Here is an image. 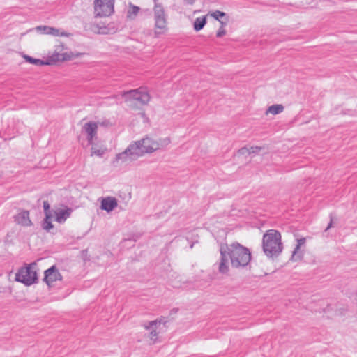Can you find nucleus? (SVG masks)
<instances>
[{
	"label": "nucleus",
	"instance_id": "1",
	"mask_svg": "<svg viewBox=\"0 0 357 357\" xmlns=\"http://www.w3.org/2000/svg\"><path fill=\"white\" fill-rule=\"evenodd\" d=\"M221 259L218 270L222 274L229 272V261L234 268L246 266L251 260L250 250L238 243H226L220 247Z\"/></svg>",
	"mask_w": 357,
	"mask_h": 357
},
{
	"label": "nucleus",
	"instance_id": "2",
	"mask_svg": "<svg viewBox=\"0 0 357 357\" xmlns=\"http://www.w3.org/2000/svg\"><path fill=\"white\" fill-rule=\"evenodd\" d=\"M161 146V143L157 139L151 137H146L130 144L124 151L117 154L113 163L115 165H119L132 161L145 153L154 152Z\"/></svg>",
	"mask_w": 357,
	"mask_h": 357
},
{
	"label": "nucleus",
	"instance_id": "3",
	"mask_svg": "<svg viewBox=\"0 0 357 357\" xmlns=\"http://www.w3.org/2000/svg\"><path fill=\"white\" fill-rule=\"evenodd\" d=\"M262 248L268 257H277L283 250L281 233L276 229L266 231L262 237Z\"/></svg>",
	"mask_w": 357,
	"mask_h": 357
},
{
	"label": "nucleus",
	"instance_id": "4",
	"mask_svg": "<svg viewBox=\"0 0 357 357\" xmlns=\"http://www.w3.org/2000/svg\"><path fill=\"white\" fill-rule=\"evenodd\" d=\"M123 97L128 107L132 110L138 109L137 102L144 105H147L151 100L149 91L147 89L142 87L126 92Z\"/></svg>",
	"mask_w": 357,
	"mask_h": 357
},
{
	"label": "nucleus",
	"instance_id": "5",
	"mask_svg": "<svg viewBox=\"0 0 357 357\" xmlns=\"http://www.w3.org/2000/svg\"><path fill=\"white\" fill-rule=\"evenodd\" d=\"M83 55V53L73 52L68 50L63 44L59 43L55 45L54 52L49 56L48 59L51 65L59 62L75 59Z\"/></svg>",
	"mask_w": 357,
	"mask_h": 357
},
{
	"label": "nucleus",
	"instance_id": "6",
	"mask_svg": "<svg viewBox=\"0 0 357 357\" xmlns=\"http://www.w3.org/2000/svg\"><path fill=\"white\" fill-rule=\"evenodd\" d=\"M38 279L36 264H32L21 268L15 275V280L26 285H31Z\"/></svg>",
	"mask_w": 357,
	"mask_h": 357
},
{
	"label": "nucleus",
	"instance_id": "7",
	"mask_svg": "<svg viewBox=\"0 0 357 357\" xmlns=\"http://www.w3.org/2000/svg\"><path fill=\"white\" fill-rule=\"evenodd\" d=\"M93 13L95 17L110 16L114 10V0H94Z\"/></svg>",
	"mask_w": 357,
	"mask_h": 357
},
{
	"label": "nucleus",
	"instance_id": "8",
	"mask_svg": "<svg viewBox=\"0 0 357 357\" xmlns=\"http://www.w3.org/2000/svg\"><path fill=\"white\" fill-rule=\"evenodd\" d=\"M154 13L155 17V29L158 33H162L167 30V21L163 7L160 4H156L154 7Z\"/></svg>",
	"mask_w": 357,
	"mask_h": 357
},
{
	"label": "nucleus",
	"instance_id": "9",
	"mask_svg": "<svg viewBox=\"0 0 357 357\" xmlns=\"http://www.w3.org/2000/svg\"><path fill=\"white\" fill-rule=\"evenodd\" d=\"M62 276L54 266L45 271L44 280L48 286H52L57 281H60Z\"/></svg>",
	"mask_w": 357,
	"mask_h": 357
},
{
	"label": "nucleus",
	"instance_id": "10",
	"mask_svg": "<svg viewBox=\"0 0 357 357\" xmlns=\"http://www.w3.org/2000/svg\"><path fill=\"white\" fill-rule=\"evenodd\" d=\"M161 324V321L155 320L149 322L148 325L145 326L147 330L151 331L148 335V341L149 344H154L158 340V333L157 332V329L159 328Z\"/></svg>",
	"mask_w": 357,
	"mask_h": 357
},
{
	"label": "nucleus",
	"instance_id": "11",
	"mask_svg": "<svg viewBox=\"0 0 357 357\" xmlns=\"http://www.w3.org/2000/svg\"><path fill=\"white\" fill-rule=\"evenodd\" d=\"M98 124L90 121L86 123L83 126V130L87 135V139L90 144H93V140L97 135Z\"/></svg>",
	"mask_w": 357,
	"mask_h": 357
},
{
	"label": "nucleus",
	"instance_id": "12",
	"mask_svg": "<svg viewBox=\"0 0 357 357\" xmlns=\"http://www.w3.org/2000/svg\"><path fill=\"white\" fill-rule=\"evenodd\" d=\"M206 16L212 17L215 20L218 21L220 25L226 26L228 22V16L227 15L220 10H213L209 11Z\"/></svg>",
	"mask_w": 357,
	"mask_h": 357
},
{
	"label": "nucleus",
	"instance_id": "13",
	"mask_svg": "<svg viewBox=\"0 0 357 357\" xmlns=\"http://www.w3.org/2000/svg\"><path fill=\"white\" fill-rule=\"evenodd\" d=\"M117 204L118 203L116 198L107 197L102 199L101 208L107 212H110L117 206Z\"/></svg>",
	"mask_w": 357,
	"mask_h": 357
},
{
	"label": "nucleus",
	"instance_id": "14",
	"mask_svg": "<svg viewBox=\"0 0 357 357\" xmlns=\"http://www.w3.org/2000/svg\"><path fill=\"white\" fill-rule=\"evenodd\" d=\"M70 214V210L68 208H59L54 212L55 220L58 222H64Z\"/></svg>",
	"mask_w": 357,
	"mask_h": 357
},
{
	"label": "nucleus",
	"instance_id": "15",
	"mask_svg": "<svg viewBox=\"0 0 357 357\" xmlns=\"http://www.w3.org/2000/svg\"><path fill=\"white\" fill-rule=\"evenodd\" d=\"M207 17L208 16H206V15H201L197 17L195 20H193L192 27L195 31L199 32L204 29L206 24Z\"/></svg>",
	"mask_w": 357,
	"mask_h": 357
},
{
	"label": "nucleus",
	"instance_id": "16",
	"mask_svg": "<svg viewBox=\"0 0 357 357\" xmlns=\"http://www.w3.org/2000/svg\"><path fill=\"white\" fill-rule=\"evenodd\" d=\"M16 220L18 224L22 226H30L31 221L29 218V213L28 211H22L16 217Z\"/></svg>",
	"mask_w": 357,
	"mask_h": 357
},
{
	"label": "nucleus",
	"instance_id": "17",
	"mask_svg": "<svg viewBox=\"0 0 357 357\" xmlns=\"http://www.w3.org/2000/svg\"><path fill=\"white\" fill-rule=\"evenodd\" d=\"M22 57L24 59V60L26 62L31 63L33 65H36V66H45V65L50 66V65H51V62H50L49 59H47V60L46 61H44L40 59H34V58H33L29 55H26V54H23Z\"/></svg>",
	"mask_w": 357,
	"mask_h": 357
},
{
	"label": "nucleus",
	"instance_id": "18",
	"mask_svg": "<svg viewBox=\"0 0 357 357\" xmlns=\"http://www.w3.org/2000/svg\"><path fill=\"white\" fill-rule=\"evenodd\" d=\"M38 29L40 30H43L44 31V33H45L47 34H50V35H52V36H66V34L64 33L63 32H61L59 29H54L52 27L43 26V27H39Z\"/></svg>",
	"mask_w": 357,
	"mask_h": 357
},
{
	"label": "nucleus",
	"instance_id": "19",
	"mask_svg": "<svg viewBox=\"0 0 357 357\" xmlns=\"http://www.w3.org/2000/svg\"><path fill=\"white\" fill-rule=\"evenodd\" d=\"M305 243V238H300L297 241V245L292 253V259L298 260L301 258V255L299 254V250L301 246L303 245Z\"/></svg>",
	"mask_w": 357,
	"mask_h": 357
},
{
	"label": "nucleus",
	"instance_id": "20",
	"mask_svg": "<svg viewBox=\"0 0 357 357\" xmlns=\"http://www.w3.org/2000/svg\"><path fill=\"white\" fill-rule=\"evenodd\" d=\"M91 145V155L101 156L106 151V148L103 146H98L93 142Z\"/></svg>",
	"mask_w": 357,
	"mask_h": 357
},
{
	"label": "nucleus",
	"instance_id": "21",
	"mask_svg": "<svg viewBox=\"0 0 357 357\" xmlns=\"http://www.w3.org/2000/svg\"><path fill=\"white\" fill-rule=\"evenodd\" d=\"M284 109V107L282 105H273L270 106L266 112V115L271 114L273 115L281 113Z\"/></svg>",
	"mask_w": 357,
	"mask_h": 357
},
{
	"label": "nucleus",
	"instance_id": "22",
	"mask_svg": "<svg viewBox=\"0 0 357 357\" xmlns=\"http://www.w3.org/2000/svg\"><path fill=\"white\" fill-rule=\"evenodd\" d=\"M52 215L50 214H46V218L43 222V228L45 230L49 231L52 228H53V225L52 224Z\"/></svg>",
	"mask_w": 357,
	"mask_h": 357
},
{
	"label": "nucleus",
	"instance_id": "23",
	"mask_svg": "<svg viewBox=\"0 0 357 357\" xmlns=\"http://www.w3.org/2000/svg\"><path fill=\"white\" fill-rule=\"evenodd\" d=\"M139 7L135 6H131L130 7V9L128 11L129 16H131L132 15H136L137 14V13L139 12Z\"/></svg>",
	"mask_w": 357,
	"mask_h": 357
},
{
	"label": "nucleus",
	"instance_id": "24",
	"mask_svg": "<svg viewBox=\"0 0 357 357\" xmlns=\"http://www.w3.org/2000/svg\"><path fill=\"white\" fill-rule=\"evenodd\" d=\"M225 26L220 25L218 31L216 33V36L218 38H221L226 34V30L225 29Z\"/></svg>",
	"mask_w": 357,
	"mask_h": 357
},
{
	"label": "nucleus",
	"instance_id": "25",
	"mask_svg": "<svg viewBox=\"0 0 357 357\" xmlns=\"http://www.w3.org/2000/svg\"><path fill=\"white\" fill-rule=\"evenodd\" d=\"M139 114H140L141 117L143 119V121L144 122H147V123L149 122V119L147 116L146 112L144 110H141V112H139Z\"/></svg>",
	"mask_w": 357,
	"mask_h": 357
},
{
	"label": "nucleus",
	"instance_id": "26",
	"mask_svg": "<svg viewBox=\"0 0 357 357\" xmlns=\"http://www.w3.org/2000/svg\"><path fill=\"white\" fill-rule=\"evenodd\" d=\"M43 205H44V209L45 211L46 214H48L47 211L50 208L49 204L47 203V202H44Z\"/></svg>",
	"mask_w": 357,
	"mask_h": 357
},
{
	"label": "nucleus",
	"instance_id": "27",
	"mask_svg": "<svg viewBox=\"0 0 357 357\" xmlns=\"http://www.w3.org/2000/svg\"><path fill=\"white\" fill-rule=\"evenodd\" d=\"M199 12H200V10H195V11L193 12V14H194V15H195V14L199 13Z\"/></svg>",
	"mask_w": 357,
	"mask_h": 357
}]
</instances>
